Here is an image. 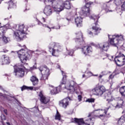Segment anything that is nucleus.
I'll return each instance as SVG.
<instances>
[{
  "label": "nucleus",
  "mask_w": 125,
  "mask_h": 125,
  "mask_svg": "<svg viewBox=\"0 0 125 125\" xmlns=\"http://www.w3.org/2000/svg\"><path fill=\"white\" fill-rule=\"evenodd\" d=\"M86 5L83 6L82 9V12L84 16H89V18L94 20L95 23L92 24V31H88V34L90 37L93 36V35H98L100 33L101 29L98 27L97 22L99 17L98 16H96L95 14L90 15V10L89 9V6L90 4L92 3L91 2H88V0H84Z\"/></svg>",
  "instance_id": "nucleus-1"
},
{
  "label": "nucleus",
  "mask_w": 125,
  "mask_h": 125,
  "mask_svg": "<svg viewBox=\"0 0 125 125\" xmlns=\"http://www.w3.org/2000/svg\"><path fill=\"white\" fill-rule=\"evenodd\" d=\"M13 29H15V30H13L14 37L18 40V41H21L23 40V38L26 37L27 35V31H28V28L24 26V24H20L18 26L15 24L13 27Z\"/></svg>",
  "instance_id": "nucleus-2"
},
{
  "label": "nucleus",
  "mask_w": 125,
  "mask_h": 125,
  "mask_svg": "<svg viewBox=\"0 0 125 125\" xmlns=\"http://www.w3.org/2000/svg\"><path fill=\"white\" fill-rule=\"evenodd\" d=\"M62 51V46L58 43L52 42L50 44L49 51L53 56H57Z\"/></svg>",
  "instance_id": "nucleus-3"
},
{
  "label": "nucleus",
  "mask_w": 125,
  "mask_h": 125,
  "mask_svg": "<svg viewBox=\"0 0 125 125\" xmlns=\"http://www.w3.org/2000/svg\"><path fill=\"white\" fill-rule=\"evenodd\" d=\"M7 29H10V25L9 24H6L5 26H1L0 27V45L3 43H7L8 42V38L4 36L5 31Z\"/></svg>",
  "instance_id": "nucleus-4"
},
{
  "label": "nucleus",
  "mask_w": 125,
  "mask_h": 125,
  "mask_svg": "<svg viewBox=\"0 0 125 125\" xmlns=\"http://www.w3.org/2000/svg\"><path fill=\"white\" fill-rule=\"evenodd\" d=\"M117 56L114 58V61L118 67H122L125 64V56L121 52H117Z\"/></svg>",
  "instance_id": "nucleus-5"
},
{
  "label": "nucleus",
  "mask_w": 125,
  "mask_h": 125,
  "mask_svg": "<svg viewBox=\"0 0 125 125\" xmlns=\"http://www.w3.org/2000/svg\"><path fill=\"white\" fill-rule=\"evenodd\" d=\"M17 53L19 58H20L21 63L23 64H25L27 60L30 58V54L23 49L18 51Z\"/></svg>",
  "instance_id": "nucleus-6"
},
{
  "label": "nucleus",
  "mask_w": 125,
  "mask_h": 125,
  "mask_svg": "<svg viewBox=\"0 0 125 125\" xmlns=\"http://www.w3.org/2000/svg\"><path fill=\"white\" fill-rule=\"evenodd\" d=\"M39 69L42 74V77L40 80L41 81H45V80H47V79H48V76L50 74L49 69L43 66H40Z\"/></svg>",
  "instance_id": "nucleus-7"
},
{
  "label": "nucleus",
  "mask_w": 125,
  "mask_h": 125,
  "mask_svg": "<svg viewBox=\"0 0 125 125\" xmlns=\"http://www.w3.org/2000/svg\"><path fill=\"white\" fill-rule=\"evenodd\" d=\"M124 41V36L122 35L112 36V38L110 39V43L114 46H117L119 43H121L122 41Z\"/></svg>",
  "instance_id": "nucleus-8"
},
{
  "label": "nucleus",
  "mask_w": 125,
  "mask_h": 125,
  "mask_svg": "<svg viewBox=\"0 0 125 125\" xmlns=\"http://www.w3.org/2000/svg\"><path fill=\"white\" fill-rule=\"evenodd\" d=\"M72 123H75V124H77V125H83L84 124L87 125H93L94 124V121L91 118L89 120H86L85 123L83 119L74 118Z\"/></svg>",
  "instance_id": "nucleus-9"
},
{
  "label": "nucleus",
  "mask_w": 125,
  "mask_h": 125,
  "mask_svg": "<svg viewBox=\"0 0 125 125\" xmlns=\"http://www.w3.org/2000/svg\"><path fill=\"white\" fill-rule=\"evenodd\" d=\"M92 91L95 95L97 96H101L105 91H106V89L104 86H101L99 87H96L94 88Z\"/></svg>",
  "instance_id": "nucleus-10"
},
{
  "label": "nucleus",
  "mask_w": 125,
  "mask_h": 125,
  "mask_svg": "<svg viewBox=\"0 0 125 125\" xmlns=\"http://www.w3.org/2000/svg\"><path fill=\"white\" fill-rule=\"evenodd\" d=\"M77 87L78 84L74 81H72L71 83H67L65 84V88H66L67 90L70 91L71 93H73L77 90Z\"/></svg>",
  "instance_id": "nucleus-11"
},
{
  "label": "nucleus",
  "mask_w": 125,
  "mask_h": 125,
  "mask_svg": "<svg viewBox=\"0 0 125 125\" xmlns=\"http://www.w3.org/2000/svg\"><path fill=\"white\" fill-rule=\"evenodd\" d=\"M75 42L79 46H81V45H84L85 43L83 39V33H82V32H79L77 34Z\"/></svg>",
  "instance_id": "nucleus-12"
},
{
  "label": "nucleus",
  "mask_w": 125,
  "mask_h": 125,
  "mask_svg": "<svg viewBox=\"0 0 125 125\" xmlns=\"http://www.w3.org/2000/svg\"><path fill=\"white\" fill-rule=\"evenodd\" d=\"M70 104V98H64L59 102V105L63 109H66Z\"/></svg>",
  "instance_id": "nucleus-13"
},
{
  "label": "nucleus",
  "mask_w": 125,
  "mask_h": 125,
  "mask_svg": "<svg viewBox=\"0 0 125 125\" xmlns=\"http://www.w3.org/2000/svg\"><path fill=\"white\" fill-rule=\"evenodd\" d=\"M54 11L56 12H61L62 10H64V7L62 4V2H59L57 5H54L52 4Z\"/></svg>",
  "instance_id": "nucleus-14"
},
{
  "label": "nucleus",
  "mask_w": 125,
  "mask_h": 125,
  "mask_svg": "<svg viewBox=\"0 0 125 125\" xmlns=\"http://www.w3.org/2000/svg\"><path fill=\"white\" fill-rule=\"evenodd\" d=\"M82 51L84 55H88L92 53V47L90 46H85L82 48Z\"/></svg>",
  "instance_id": "nucleus-15"
},
{
  "label": "nucleus",
  "mask_w": 125,
  "mask_h": 125,
  "mask_svg": "<svg viewBox=\"0 0 125 125\" xmlns=\"http://www.w3.org/2000/svg\"><path fill=\"white\" fill-rule=\"evenodd\" d=\"M40 101L43 104H47L49 102V98L45 97L42 94V91H41L39 94Z\"/></svg>",
  "instance_id": "nucleus-16"
},
{
  "label": "nucleus",
  "mask_w": 125,
  "mask_h": 125,
  "mask_svg": "<svg viewBox=\"0 0 125 125\" xmlns=\"http://www.w3.org/2000/svg\"><path fill=\"white\" fill-rule=\"evenodd\" d=\"M14 72L16 73L15 76H18V77H20L21 78L24 77V75L25 74V71H24V69L20 68L15 69Z\"/></svg>",
  "instance_id": "nucleus-17"
},
{
  "label": "nucleus",
  "mask_w": 125,
  "mask_h": 125,
  "mask_svg": "<svg viewBox=\"0 0 125 125\" xmlns=\"http://www.w3.org/2000/svg\"><path fill=\"white\" fill-rule=\"evenodd\" d=\"M44 13L47 16H49L51 15L52 13V10L51 9V6L48 5L46 6L44 9Z\"/></svg>",
  "instance_id": "nucleus-18"
},
{
  "label": "nucleus",
  "mask_w": 125,
  "mask_h": 125,
  "mask_svg": "<svg viewBox=\"0 0 125 125\" xmlns=\"http://www.w3.org/2000/svg\"><path fill=\"white\" fill-rule=\"evenodd\" d=\"M75 22L77 27H82L83 25V18L81 17H75Z\"/></svg>",
  "instance_id": "nucleus-19"
},
{
  "label": "nucleus",
  "mask_w": 125,
  "mask_h": 125,
  "mask_svg": "<svg viewBox=\"0 0 125 125\" xmlns=\"http://www.w3.org/2000/svg\"><path fill=\"white\" fill-rule=\"evenodd\" d=\"M100 47L104 50V51H107L109 49V42H105L103 44H100Z\"/></svg>",
  "instance_id": "nucleus-20"
},
{
  "label": "nucleus",
  "mask_w": 125,
  "mask_h": 125,
  "mask_svg": "<svg viewBox=\"0 0 125 125\" xmlns=\"http://www.w3.org/2000/svg\"><path fill=\"white\" fill-rule=\"evenodd\" d=\"M62 6H63V9H71V3L68 0L62 2Z\"/></svg>",
  "instance_id": "nucleus-21"
},
{
  "label": "nucleus",
  "mask_w": 125,
  "mask_h": 125,
  "mask_svg": "<svg viewBox=\"0 0 125 125\" xmlns=\"http://www.w3.org/2000/svg\"><path fill=\"white\" fill-rule=\"evenodd\" d=\"M1 59L3 64H9L10 62L9 61V58L5 55L2 56L1 57Z\"/></svg>",
  "instance_id": "nucleus-22"
},
{
  "label": "nucleus",
  "mask_w": 125,
  "mask_h": 125,
  "mask_svg": "<svg viewBox=\"0 0 125 125\" xmlns=\"http://www.w3.org/2000/svg\"><path fill=\"white\" fill-rule=\"evenodd\" d=\"M30 80L33 83V85H37L39 83V79L35 76L31 77Z\"/></svg>",
  "instance_id": "nucleus-23"
},
{
  "label": "nucleus",
  "mask_w": 125,
  "mask_h": 125,
  "mask_svg": "<svg viewBox=\"0 0 125 125\" xmlns=\"http://www.w3.org/2000/svg\"><path fill=\"white\" fill-rule=\"evenodd\" d=\"M125 122V116L124 115L122 116L120 119L118 120V125H122Z\"/></svg>",
  "instance_id": "nucleus-24"
},
{
  "label": "nucleus",
  "mask_w": 125,
  "mask_h": 125,
  "mask_svg": "<svg viewBox=\"0 0 125 125\" xmlns=\"http://www.w3.org/2000/svg\"><path fill=\"white\" fill-rule=\"evenodd\" d=\"M120 92L123 96H125V86H123L120 88Z\"/></svg>",
  "instance_id": "nucleus-25"
},
{
  "label": "nucleus",
  "mask_w": 125,
  "mask_h": 125,
  "mask_svg": "<svg viewBox=\"0 0 125 125\" xmlns=\"http://www.w3.org/2000/svg\"><path fill=\"white\" fill-rule=\"evenodd\" d=\"M124 103V101L123 100H120L116 106V108H121L123 106Z\"/></svg>",
  "instance_id": "nucleus-26"
},
{
  "label": "nucleus",
  "mask_w": 125,
  "mask_h": 125,
  "mask_svg": "<svg viewBox=\"0 0 125 125\" xmlns=\"http://www.w3.org/2000/svg\"><path fill=\"white\" fill-rule=\"evenodd\" d=\"M15 6V4L13 3V1H10L9 2V7L8 8V9L9 10L10 9L13 8Z\"/></svg>",
  "instance_id": "nucleus-27"
},
{
  "label": "nucleus",
  "mask_w": 125,
  "mask_h": 125,
  "mask_svg": "<svg viewBox=\"0 0 125 125\" xmlns=\"http://www.w3.org/2000/svg\"><path fill=\"white\" fill-rule=\"evenodd\" d=\"M51 94H57L58 93V90L57 87H54L53 89L50 91Z\"/></svg>",
  "instance_id": "nucleus-28"
},
{
  "label": "nucleus",
  "mask_w": 125,
  "mask_h": 125,
  "mask_svg": "<svg viewBox=\"0 0 125 125\" xmlns=\"http://www.w3.org/2000/svg\"><path fill=\"white\" fill-rule=\"evenodd\" d=\"M55 120H58V121H60V120H61V115H60L58 111H57V113L55 115Z\"/></svg>",
  "instance_id": "nucleus-29"
},
{
  "label": "nucleus",
  "mask_w": 125,
  "mask_h": 125,
  "mask_svg": "<svg viewBox=\"0 0 125 125\" xmlns=\"http://www.w3.org/2000/svg\"><path fill=\"white\" fill-rule=\"evenodd\" d=\"M62 74V76H63V78H62V82H61L62 84H64V83H65V81H66V75H65V74H63V71H61Z\"/></svg>",
  "instance_id": "nucleus-30"
},
{
  "label": "nucleus",
  "mask_w": 125,
  "mask_h": 125,
  "mask_svg": "<svg viewBox=\"0 0 125 125\" xmlns=\"http://www.w3.org/2000/svg\"><path fill=\"white\" fill-rule=\"evenodd\" d=\"M114 2L116 5H121L122 4V0H114Z\"/></svg>",
  "instance_id": "nucleus-31"
},
{
  "label": "nucleus",
  "mask_w": 125,
  "mask_h": 125,
  "mask_svg": "<svg viewBox=\"0 0 125 125\" xmlns=\"http://www.w3.org/2000/svg\"><path fill=\"white\" fill-rule=\"evenodd\" d=\"M24 89H30V90H33V87H27L26 86H23L21 88L22 91H23V90H24Z\"/></svg>",
  "instance_id": "nucleus-32"
},
{
  "label": "nucleus",
  "mask_w": 125,
  "mask_h": 125,
  "mask_svg": "<svg viewBox=\"0 0 125 125\" xmlns=\"http://www.w3.org/2000/svg\"><path fill=\"white\" fill-rule=\"evenodd\" d=\"M95 100L93 98H91V99H87L86 101L85 102H88L89 103H93L94 102Z\"/></svg>",
  "instance_id": "nucleus-33"
},
{
  "label": "nucleus",
  "mask_w": 125,
  "mask_h": 125,
  "mask_svg": "<svg viewBox=\"0 0 125 125\" xmlns=\"http://www.w3.org/2000/svg\"><path fill=\"white\" fill-rule=\"evenodd\" d=\"M108 110H109V108H105V109H102L100 111V113H103L104 114V115H106L107 114V112H108Z\"/></svg>",
  "instance_id": "nucleus-34"
},
{
  "label": "nucleus",
  "mask_w": 125,
  "mask_h": 125,
  "mask_svg": "<svg viewBox=\"0 0 125 125\" xmlns=\"http://www.w3.org/2000/svg\"><path fill=\"white\" fill-rule=\"evenodd\" d=\"M68 55H70V56H73V54H74V50H70L68 51Z\"/></svg>",
  "instance_id": "nucleus-35"
},
{
  "label": "nucleus",
  "mask_w": 125,
  "mask_h": 125,
  "mask_svg": "<svg viewBox=\"0 0 125 125\" xmlns=\"http://www.w3.org/2000/svg\"><path fill=\"white\" fill-rule=\"evenodd\" d=\"M55 0H45V2H50L51 4H53V1Z\"/></svg>",
  "instance_id": "nucleus-36"
},
{
  "label": "nucleus",
  "mask_w": 125,
  "mask_h": 125,
  "mask_svg": "<svg viewBox=\"0 0 125 125\" xmlns=\"http://www.w3.org/2000/svg\"><path fill=\"white\" fill-rule=\"evenodd\" d=\"M121 9L122 10H125V1L121 6Z\"/></svg>",
  "instance_id": "nucleus-37"
},
{
  "label": "nucleus",
  "mask_w": 125,
  "mask_h": 125,
  "mask_svg": "<svg viewBox=\"0 0 125 125\" xmlns=\"http://www.w3.org/2000/svg\"><path fill=\"white\" fill-rule=\"evenodd\" d=\"M104 9H105L106 12H113V11H114V10H110L106 8H104Z\"/></svg>",
  "instance_id": "nucleus-38"
},
{
  "label": "nucleus",
  "mask_w": 125,
  "mask_h": 125,
  "mask_svg": "<svg viewBox=\"0 0 125 125\" xmlns=\"http://www.w3.org/2000/svg\"><path fill=\"white\" fill-rule=\"evenodd\" d=\"M78 100H79V101H82V96H81V95H79V96H78Z\"/></svg>",
  "instance_id": "nucleus-39"
},
{
  "label": "nucleus",
  "mask_w": 125,
  "mask_h": 125,
  "mask_svg": "<svg viewBox=\"0 0 125 125\" xmlns=\"http://www.w3.org/2000/svg\"><path fill=\"white\" fill-rule=\"evenodd\" d=\"M92 116H93V112L89 113L88 115V117L89 118V117H92Z\"/></svg>",
  "instance_id": "nucleus-40"
},
{
  "label": "nucleus",
  "mask_w": 125,
  "mask_h": 125,
  "mask_svg": "<svg viewBox=\"0 0 125 125\" xmlns=\"http://www.w3.org/2000/svg\"><path fill=\"white\" fill-rule=\"evenodd\" d=\"M42 26L43 27H46L47 28H49V29H50L49 27H48V25H46V24H42Z\"/></svg>",
  "instance_id": "nucleus-41"
},
{
  "label": "nucleus",
  "mask_w": 125,
  "mask_h": 125,
  "mask_svg": "<svg viewBox=\"0 0 125 125\" xmlns=\"http://www.w3.org/2000/svg\"><path fill=\"white\" fill-rule=\"evenodd\" d=\"M113 78H114V75L111 74L109 77V79H113Z\"/></svg>",
  "instance_id": "nucleus-42"
},
{
  "label": "nucleus",
  "mask_w": 125,
  "mask_h": 125,
  "mask_svg": "<svg viewBox=\"0 0 125 125\" xmlns=\"http://www.w3.org/2000/svg\"><path fill=\"white\" fill-rule=\"evenodd\" d=\"M3 111L6 115H7V110L6 109H4Z\"/></svg>",
  "instance_id": "nucleus-43"
},
{
  "label": "nucleus",
  "mask_w": 125,
  "mask_h": 125,
  "mask_svg": "<svg viewBox=\"0 0 125 125\" xmlns=\"http://www.w3.org/2000/svg\"><path fill=\"white\" fill-rule=\"evenodd\" d=\"M2 52H5V53L8 52V50H3Z\"/></svg>",
  "instance_id": "nucleus-44"
},
{
  "label": "nucleus",
  "mask_w": 125,
  "mask_h": 125,
  "mask_svg": "<svg viewBox=\"0 0 125 125\" xmlns=\"http://www.w3.org/2000/svg\"><path fill=\"white\" fill-rule=\"evenodd\" d=\"M108 97H109V96H105V98L106 99L107 101H108L110 100V99H108Z\"/></svg>",
  "instance_id": "nucleus-45"
},
{
  "label": "nucleus",
  "mask_w": 125,
  "mask_h": 125,
  "mask_svg": "<svg viewBox=\"0 0 125 125\" xmlns=\"http://www.w3.org/2000/svg\"><path fill=\"white\" fill-rule=\"evenodd\" d=\"M38 24H39V25H42V23L41 22H39V23H38Z\"/></svg>",
  "instance_id": "nucleus-46"
},
{
  "label": "nucleus",
  "mask_w": 125,
  "mask_h": 125,
  "mask_svg": "<svg viewBox=\"0 0 125 125\" xmlns=\"http://www.w3.org/2000/svg\"><path fill=\"white\" fill-rule=\"evenodd\" d=\"M24 1L25 2V3H28V0H24Z\"/></svg>",
  "instance_id": "nucleus-47"
},
{
  "label": "nucleus",
  "mask_w": 125,
  "mask_h": 125,
  "mask_svg": "<svg viewBox=\"0 0 125 125\" xmlns=\"http://www.w3.org/2000/svg\"><path fill=\"white\" fill-rule=\"evenodd\" d=\"M42 20L44 22H45V19H44V18H42Z\"/></svg>",
  "instance_id": "nucleus-48"
},
{
  "label": "nucleus",
  "mask_w": 125,
  "mask_h": 125,
  "mask_svg": "<svg viewBox=\"0 0 125 125\" xmlns=\"http://www.w3.org/2000/svg\"><path fill=\"white\" fill-rule=\"evenodd\" d=\"M100 117H104V114H101L100 115Z\"/></svg>",
  "instance_id": "nucleus-49"
},
{
  "label": "nucleus",
  "mask_w": 125,
  "mask_h": 125,
  "mask_svg": "<svg viewBox=\"0 0 125 125\" xmlns=\"http://www.w3.org/2000/svg\"><path fill=\"white\" fill-rule=\"evenodd\" d=\"M6 124L8 125H10V123L9 122H7Z\"/></svg>",
  "instance_id": "nucleus-50"
},
{
  "label": "nucleus",
  "mask_w": 125,
  "mask_h": 125,
  "mask_svg": "<svg viewBox=\"0 0 125 125\" xmlns=\"http://www.w3.org/2000/svg\"><path fill=\"white\" fill-rule=\"evenodd\" d=\"M102 77H103V76L101 75H100V76H99V78H100V79H101V78H102Z\"/></svg>",
  "instance_id": "nucleus-51"
},
{
  "label": "nucleus",
  "mask_w": 125,
  "mask_h": 125,
  "mask_svg": "<svg viewBox=\"0 0 125 125\" xmlns=\"http://www.w3.org/2000/svg\"><path fill=\"white\" fill-rule=\"evenodd\" d=\"M83 78H85V75L83 74Z\"/></svg>",
  "instance_id": "nucleus-52"
},
{
  "label": "nucleus",
  "mask_w": 125,
  "mask_h": 125,
  "mask_svg": "<svg viewBox=\"0 0 125 125\" xmlns=\"http://www.w3.org/2000/svg\"><path fill=\"white\" fill-rule=\"evenodd\" d=\"M8 19H9V18L5 19L4 20H8Z\"/></svg>",
  "instance_id": "nucleus-53"
},
{
  "label": "nucleus",
  "mask_w": 125,
  "mask_h": 125,
  "mask_svg": "<svg viewBox=\"0 0 125 125\" xmlns=\"http://www.w3.org/2000/svg\"><path fill=\"white\" fill-rule=\"evenodd\" d=\"M49 85V86H50L51 87H53V86H52V85Z\"/></svg>",
  "instance_id": "nucleus-54"
},
{
  "label": "nucleus",
  "mask_w": 125,
  "mask_h": 125,
  "mask_svg": "<svg viewBox=\"0 0 125 125\" xmlns=\"http://www.w3.org/2000/svg\"><path fill=\"white\" fill-rule=\"evenodd\" d=\"M104 7H105L107 6V5L106 4H104Z\"/></svg>",
  "instance_id": "nucleus-55"
},
{
  "label": "nucleus",
  "mask_w": 125,
  "mask_h": 125,
  "mask_svg": "<svg viewBox=\"0 0 125 125\" xmlns=\"http://www.w3.org/2000/svg\"><path fill=\"white\" fill-rule=\"evenodd\" d=\"M111 58H114V56H111Z\"/></svg>",
  "instance_id": "nucleus-56"
},
{
  "label": "nucleus",
  "mask_w": 125,
  "mask_h": 125,
  "mask_svg": "<svg viewBox=\"0 0 125 125\" xmlns=\"http://www.w3.org/2000/svg\"><path fill=\"white\" fill-rule=\"evenodd\" d=\"M31 70H33V67H31Z\"/></svg>",
  "instance_id": "nucleus-57"
},
{
  "label": "nucleus",
  "mask_w": 125,
  "mask_h": 125,
  "mask_svg": "<svg viewBox=\"0 0 125 125\" xmlns=\"http://www.w3.org/2000/svg\"><path fill=\"white\" fill-rule=\"evenodd\" d=\"M99 109H97L96 111H99Z\"/></svg>",
  "instance_id": "nucleus-58"
},
{
  "label": "nucleus",
  "mask_w": 125,
  "mask_h": 125,
  "mask_svg": "<svg viewBox=\"0 0 125 125\" xmlns=\"http://www.w3.org/2000/svg\"><path fill=\"white\" fill-rule=\"evenodd\" d=\"M59 29H60V26H59Z\"/></svg>",
  "instance_id": "nucleus-59"
},
{
  "label": "nucleus",
  "mask_w": 125,
  "mask_h": 125,
  "mask_svg": "<svg viewBox=\"0 0 125 125\" xmlns=\"http://www.w3.org/2000/svg\"><path fill=\"white\" fill-rule=\"evenodd\" d=\"M36 51H39V50H37Z\"/></svg>",
  "instance_id": "nucleus-60"
},
{
  "label": "nucleus",
  "mask_w": 125,
  "mask_h": 125,
  "mask_svg": "<svg viewBox=\"0 0 125 125\" xmlns=\"http://www.w3.org/2000/svg\"><path fill=\"white\" fill-rule=\"evenodd\" d=\"M59 68H60V66H59Z\"/></svg>",
  "instance_id": "nucleus-61"
},
{
  "label": "nucleus",
  "mask_w": 125,
  "mask_h": 125,
  "mask_svg": "<svg viewBox=\"0 0 125 125\" xmlns=\"http://www.w3.org/2000/svg\"><path fill=\"white\" fill-rule=\"evenodd\" d=\"M4 120H5V118H4Z\"/></svg>",
  "instance_id": "nucleus-62"
},
{
  "label": "nucleus",
  "mask_w": 125,
  "mask_h": 125,
  "mask_svg": "<svg viewBox=\"0 0 125 125\" xmlns=\"http://www.w3.org/2000/svg\"><path fill=\"white\" fill-rule=\"evenodd\" d=\"M89 74H91V73L89 72Z\"/></svg>",
  "instance_id": "nucleus-63"
},
{
  "label": "nucleus",
  "mask_w": 125,
  "mask_h": 125,
  "mask_svg": "<svg viewBox=\"0 0 125 125\" xmlns=\"http://www.w3.org/2000/svg\"><path fill=\"white\" fill-rule=\"evenodd\" d=\"M11 17V16H10V18Z\"/></svg>",
  "instance_id": "nucleus-64"
}]
</instances>
